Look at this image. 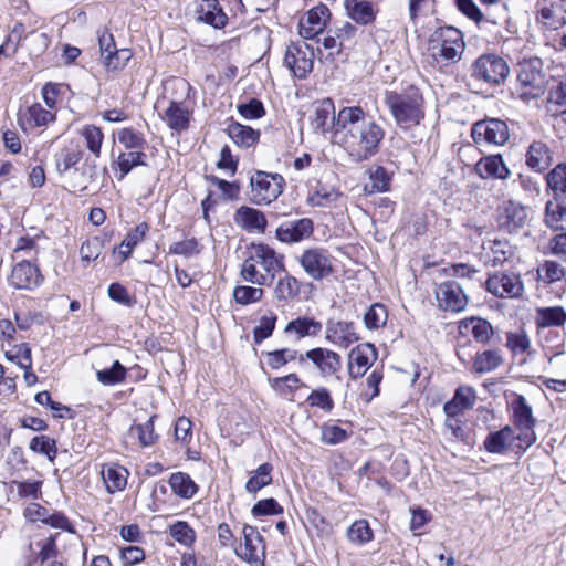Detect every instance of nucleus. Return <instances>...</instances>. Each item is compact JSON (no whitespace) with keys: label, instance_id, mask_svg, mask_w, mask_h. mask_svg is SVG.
Wrapping results in <instances>:
<instances>
[{"label":"nucleus","instance_id":"obj_1","mask_svg":"<svg viewBox=\"0 0 566 566\" xmlns=\"http://www.w3.org/2000/svg\"><path fill=\"white\" fill-rule=\"evenodd\" d=\"M333 129L355 161L370 159L379 151L385 129L361 106H345L333 118Z\"/></svg>","mask_w":566,"mask_h":566},{"label":"nucleus","instance_id":"obj_2","mask_svg":"<svg viewBox=\"0 0 566 566\" xmlns=\"http://www.w3.org/2000/svg\"><path fill=\"white\" fill-rule=\"evenodd\" d=\"M385 104L396 124L403 129L419 125L424 118L423 97L419 88L413 85L408 86L401 93L387 91Z\"/></svg>","mask_w":566,"mask_h":566},{"label":"nucleus","instance_id":"obj_3","mask_svg":"<svg viewBox=\"0 0 566 566\" xmlns=\"http://www.w3.org/2000/svg\"><path fill=\"white\" fill-rule=\"evenodd\" d=\"M433 60L443 66L457 63L465 49L463 33L451 25L437 28L429 36Z\"/></svg>","mask_w":566,"mask_h":566},{"label":"nucleus","instance_id":"obj_4","mask_svg":"<svg viewBox=\"0 0 566 566\" xmlns=\"http://www.w3.org/2000/svg\"><path fill=\"white\" fill-rule=\"evenodd\" d=\"M549 75L539 57L524 60L518 64L517 91L522 99L541 97L548 85Z\"/></svg>","mask_w":566,"mask_h":566},{"label":"nucleus","instance_id":"obj_5","mask_svg":"<svg viewBox=\"0 0 566 566\" xmlns=\"http://www.w3.org/2000/svg\"><path fill=\"white\" fill-rule=\"evenodd\" d=\"M470 74L476 81L490 85H500L507 78L510 67L503 57L489 53L482 54L473 61Z\"/></svg>","mask_w":566,"mask_h":566},{"label":"nucleus","instance_id":"obj_6","mask_svg":"<svg viewBox=\"0 0 566 566\" xmlns=\"http://www.w3.org/2000/svg\"><path fill=\"white\" fill-rule=\"evenodd\" d=\"M510 410L512 411L514 427L521 431L517 439L525 444L526 449L536 441L534 432L536 419L533 415V408L523 395L514 392L512 394Z\"/></svg>","mask_w":566,"mask_h":566},{"label":"nucleus","instance_id":"obj_7","mask_svg":"<svg viewBox=\"0 0 566 566\" xmlns=\"http://www.w3.org/2000/svg\"><path fill=\"white\" fill-rule=\"evenodd\" d=\"M285 181L279 174L256 171L250 178V200L254 205H269L282 192Z\"/></svg>","mask_w":566,"mask_h":566},{"label":"nucleus","instance_id":"obj_8","mask_svg":"<svg viewBox=\"0 0 566 566\" xmlns=\"http://www.w3.org/2000/svg\"><path fill=\"white\" fill-rule=\"evenodd\" d=\"M507 122L495 117H485L471 127V137L476 145L504 146L510 139Z\"/></svg>","mask_w":566,"mask_h":566},{"label":"nucleus","instance_id":"obj_9","mask_svg":"<svg viewBox=\"0 0 566 566\" xmlns=\"http://www.w3.org/2000/svg\"><path fill=\"white\" fill-rule=\"evenodd\" d=\"M298 263L314 281H322L334 273L333 256L322 247L305 249L298 256Z\"/></svg>","mask_w":566,"mask_h":566},{"label":"nucleus","instance_id":"obj_10","mask_svg":"<svg viewBox=\"0 0 566 566\" xmlns=\"http://www.w3.org/2000/svg\"><path fill=\"white\" fill-rule=\"evenodd\" d=\"M298 364L302 367L312 364L323 378H327L335 376L342 369V357L332 349L316 347L301 354Z\"/></svg>","mask_w":566,"mask_h":566},{"label":"nucleus","instance_id":"obj_11","mask_svg":"<svg viewBox=\"0 0 566 566\" xmlns=\"http://www.w3.org/2000/svg\"><path fill=\"white\" fill-rule=\"evenodd\" d=\"M488 292L501 298H516L523 294L521 276L514 272L495 271L485 281Z\"/></svg>","mask_w":566,"mask_h":566},{"label":"nucleus","instance_id":"obj_12","mask_svg":"<svg viewBox=\"0 0 566 566\" xmlns=\"http://www.w3.org/2000/svg\"><path fill=\"white\" fill-rule=\"evenodd\" d=\"M284 63L295 77L305 78L313 70V49L305 43H292L285 52Z\"/></svg>","mask_w":566,"mask_h":566},{"label":"nucleus","instance_id":"obj_13","mask_svg":"<svg viewBox=\"0 0 566 566\" xmlns=\"http://www.w3.org/2000/svg\"><path fill=\"white\" fill-rule=\"evenodd\" d=\"M314 233V222L311 218L287 219L275 230V238L286 244L300 243L310 239Z\"/></svg>","mask_w":566,"mask_h":566},{"label":"nucleus","instance_id":"obj_14","mask_svg":"<svg viewBox=\"0 0 566 566\" xmlns=\"http://www.w3.org/2000/svg\"><path fill=\"white\" fill-rule=\"evenodd\" d=\"M499 227L507 233H516L528 222V213L525 206L515 201H504L497 209Z\"/></svg>","mask_w":566,"mask_h":566},{"label":"nucleus","instance_id":"obj_15","mask_svg":"<svg viewBox=\"0 0 566 566\" xmlns=\"http://www.w3.org/2000/svg\"><path fill=\"white\" fill-rule=\"evenodd\" d=\"M438 305L443 311L461 312L468 304V297L457 281H446L436 290Z\"/></svg>","mask_w":566,"mask_h":566},{"label":"nucleus","instance_id":"obj_16","mask_svg":"<svg viewBox=\"0 0 566 566\" xmlns=\"http://www.w3.org/2000/svg\"><path fill=\"white\" fill-rule=\"evenodd\" d=\"M40 270L29 261L17 263L10 274L9 283L17 290H32L40 285Z\"/></svg>","mask_w":566,"mask_h":566},{"label":"nucleus","instance_id":"obj_17","mask_svg":"<svg viewBox=\"0 0 566 566\" xmlns=\"http://www.w3.org/2000/svg\"><path fill=\"white\" fill-rule=\"evenodd\" d=\"M251 261L261 268L271 281L277 271L284 270L283 256H277L274 249L266 244L252 245Z\"/></svg>","mask_w":566,"mask_h":566},{"label":"nucleus","instance_id":"obj_18","mask_svg":"<svg viewBox=\"0 0 566 566\" xmlns=\"http://www.w3.org/2000/svg\"><path fill=\"white\" fill-rule=\"evenodd\" d=\"M474 170L482 179L493 178L505 180L511 176V170L505 165L502 155H489L479 159Z\"/></svg>","mask_w":566,"mask_h":566},{"label":"nucleus","instance_id":"obj_19","mask_svg":"<svg viewBox=\"0 0 566 566\" xmlns=\"http://www.w3.org/2000/svg\"><path fill=\"white\" fill-rule=\"evenodd\" d=\"M331 12L325 4L314 7L307 12L305 21L300 22V35L304 39H314L325 29Z\"/></svg>","mask_w":566,"mask_h":566},{"label":"nucleus","instance_id":"obj_20","mask_svg":"<svg viewBox=\"0 0 566 566\" xmlns=\"http://www.w3.org/2000/svg\"><path fill=\"white\" fill-rule=\"evenodd\" d=\"M553 163V154L543 140H533L525 154L526 166L535 172H544Z\"/></svg>","mask_w":566,"mask_h":566},{"label":"nucleus","instance_id":"obj_21","mask_svg":"<svg viewBox=\"0 0 566 566\" xmlns=\"http://www.w3.org/2000/svg\"><path fill=\"white\" fill-rule=\"evenodd\" d=\"M514 254L507 240H489L482 244V258L486 265L497 266L509 261Z\"/></svg>","mask_w":566,"mask_h":566},{"label":"nucleus","instance_id":"obj_22","mask_svg":"<svg viewBox=\"0 0 566 566\" xmlns=\"http://www.w3.org/2000/svg\"><path fill=\"white\" fill-rule=\"evenodd\" d=\"M326 338L339 346L348 347L360 337L355 331L354 323L331 319L326 324Z\"/></svg>","mask_w":566,"mask_h":566},{"label":"nucleus","instance_id":"obj_23","mask_svg":"<svg viewBox=\"0 0 566 566\" xmlns=\"http://www.w3.org/2000/svg\"><path fill=\"white\" fill-rule=\"evenodd\" d=\"M376 350L373 344L358 345L353 348L348 356V374L353 379L361 377L370 366V356Z\"/></svg>","mask_w":566,"mask_h":566},{"label":"nucleus","instance_id":"obj_24","mask_svg":"<svg viewBox=\"0 0 566 566\" xmlns=\"http://www.w3.org/2000/svg\"><path fill=\"white\" fill-rule=\"evenodd\" d=\"M191 112L181 102L170 101L164 113V120L175 132H185L189 128Z\"/></svg>","mask_w":566,"mask_h":566},{"label":"nucleus","instance_id":"obj_25","mask_svg":"<svg viewBox=\"0 0 566 566\" xmlns=\"http://www.w3.org/2000/svg\"><path fill=\"white\" fill-rule=\"evenodd\" d=\"M226 130L231 140L242 149L254 147L259 143L261 136L260 130L253 129L252 127L242 125L238 122L229 124Z\"/></svg>","mask_w":566,"mask_h":566},{"label":"nucleus","instance_id":"obj_26","mask_svg":"<svg viewBox=\"0 0 566 566\" xmlns=\"http://www.w3.org/2000/svg\"><path fill=\"white\" fill-rule=\"evenodd\" d=\"M475 399V392L471 387L461 386L455 390L453 398L444 403L443 410L448 417L454 418L472 408Z\"/></svg>","mask_w":566,"mask_h":566},{"label":"nucleus","instance_id":"obj_27","mask_svg":"<svg viewBox=\"0 0 566 566\" xmlns=\"http://www.w3.org/2000/svg\"><path fill=\"white\" fill-rule=\"evenodd\" d=\"M147 155L143 150L120 151L117 159L112 163V168L119 172L118 180H123L137 166H147Z\"/></svg>","mask_w":566,"mask_h":566},{"label":"nucleus","instance_id":"obj_28","mask_svg":"<svg viewBox=\"0 0 566 566\" xmlns=\"http://www.w3.org/2000/svg\"><path fill=\"white\" fill-rule=\"evenodd\" d=\"M234 220L238 224L248 231L258 230L262 233L265 231L268 224L263 212L247 206H242L237 209L234 213Z\"/></svg>","mask_w":566,"mask_h":566},{"label":"nucleus","instance_id":"obj_29","mask_svg":"<svg viewBox=\"0 0 566 566\" xmlns=\"http://www.w3.org/2000/svg\"><path fill=\"white\" fill-rule=\"evenodd\" d=\"M344 6L348 17L358 24L367 25L376 19V10L370 1L345 0Z\"/></svg>","mask_w":566,"mask_h":566},{"label":"nucleus","instance_id":"obj_30","mask_svg":"<svg viewBox=\"0 0 566 566\" xmlns=\"http://www.w3.org/2000/svg\"><path fill=\"white\" fill-rule=\"evenodd\" d=\"M83 156L84 150L80 145H70L63 147L54 155L56 171L60 175H63L71 168H75L76 165L83 159Z\"/></svg>","mask_w":566,"mask_h":566},{"label":"nucleus","instance_id":"obj_31","mask_svg":"<svg viewBox=\"0 0 566 566\" xmlns=\"http://www.w3.org/2000/svg\"><path fill=\"white\" fill-rule=\"evenodd\" d=\"M199 20L216 29H222L228 23V17L218 0L202 1L199 9Z\"/></svg>","mask_w":566,"mask_h":566},{"label":"nucleus","instance_id":"obj_32","mask_svg":"<svg viewBox=\"0 0 566 566\" xmlns=\"http://www.w3.org/2000/svg\"><path fill=\"white\" fill-rule=\"evenodd\" d=\"M459 331L462 335L471 333L476 342L483 344L488 343L493 335L492 325L480 317H470L462 321Z\"/></svg>","mask_w":566,"mask_h":566},{"label":"nucleus","instance_id":"obj_33","mask_svg":"<svg viewBox=\"0 0 566 566\" xmlns=\"http://www.w3.org/2000/svg\"><path fill=\"white\" fill-rule=\"evenodd\" d=\"M333 118H337L334 102L331 98H324L315 106L312 125L315 130L325 133L333 128Z\"/></svg>","mask_w":566,"mask_h":566},{"label":"nucleus","instance_id":"obj_34","mask_svg":"<svg viewBox=\"0 0 566 566\" xmlns=\"http://www.w3.org/2000/svg\"><path fill=\"white\" fill-rule=\"evenodd\" d=\"M101 474L109 493L122 491L127 484L128 471L122 465H103Z\"/></svg>","mask_w":566,"mask_h":566},{"label":"nucleus","instance_id":"obj_35","mask_svg":"<svg viewBox=\"0 0 566 566\" xmlns=\"http://www.w3.org/2000/svg\"><path fill=\"white\" fill-rule=\"evenodd\" d=\"M284 272L283 276H280L273 293L274 297L279 302H289L291 300H294L298 296L301 291V283L300 281L291 275L285 269L282 270Z\"/></svg>","mask_w":566,"mask_h":566},{"label":"nucleus","instance_id":"obj_36","mask_svg":"<svg viewBox=\"0 0 566 566\" xmlns=\"http://www.w3.org/2000/svg\"><path fill=\"white\" fill-rule=\"evenodd\" d=\"M545 222L551 229L566 230V198L549 200L545 207Z\"/></svg>","mask_w":566,"mask_h":566},{"label":"nucleus","instance_id":"obj_37","mask_svg":"<svg viewBox=\"0 0 566 566\" xmlns=\"http://www.w3.org/2000/svg\"><path fill=\"white\" fill-rule=\"evenodd\" d=\"M566 323V311L563 306L536 308L535 324L538 328L559 327Z\"/></svg>","mask_w":566,"mask_h":566},{"label":"nucleus","instance_id":"obj_38","mask_svg":"<svg viewBox=\"0 0 566 566\" xmlns=\"http://www.w3.org/2000/svg\"><path fill=\"white\" fill-rule=\"evenodd\" d=\"M323 328V325L319 321H316L313 317H297L292 319L285 326L284 332L287 334H296L297 338H304L307 336H317Z\"/></svg>","mask_w":566,"mask_h":566},{"label":"nucleus","instance_id":"obj_39","mask_svg":"<svg viewBox=\"0 0 566 566\" xmlns=\"http://www.w3.org/2000/svg\"><path fill=\"white\" fill-rule=\"evenodd\" d=\"M172 492L181 499H191L199 488L188 473L175 472L169 478Z\"/></svg>","mask_w":566,"mask_h":566},{"label":"nucleus","instance_id":"obj_40","mask_svg":"<svg viewBox=\"0 0 566 566\" xmlns=\"http://www.w3.org/2000/svg\"><path fill=\"white\" fill-rule=\"evenodd\" d=\"M514 438V431L510 426L490 432L484 440V448L490 453H503L509 446V442Z\"/></svg>","mask_w":566,"mask_h":566},{"label":"nucleus","instance_id":"obj_41","mask_svg":"<svg viewBox=\"0 0 566 566\" xmlns=\"http://www.w3.org/2000/svg\"><path fill=\"white\" fill-rule=\"evenodd\" d=\"M157 416L153 415L144 423L133 424L129 428V436L136 437L142 447H150L158 440V434L155 432V420Z\"/></svg>","mask_w":566,"mask_h":566},{"label":"nucleus","instance_id":"obj_42","mask_svg":"<svg viewBox=\"0 0 566 566\" xmlns=\"http://www.w3.org/2000/svg\"><path fill=\"white\" fill-rule=\"evenodd\" d=\"M503 364V357L499 349H488L478 354L473 361V369L479 374L495 370Z\"/></svg>","mask_w":566,"mask_h":566},{"label":"nucleus","instance_id":"obj_43","mask_svg":"<svg viewBox=\"0 0 566 566\" xmlns=\"http://www.w3.org/2000/svg\"><path fill=\"white\" fill-rule=\"evenodd\" d=\"M391 176L382 166H377L369 171V182L365 185L368 193L386 192L390 188Z\"/></svg>","mask_w":566,"mask_h":566},{"label":"nucleus","instance_id":"obj_44","mask_svg":"<svg viewBox=\"0 0 566 566\" xmlns=\"http://www.w3.org/2000/svg\"><path fill=\"white\" fill-rule=\"evenodd\" d=\"M127 377V368L114 360L109 368L97 370L96 378L104 386H114L125 381Z\"/></svg>","mask_w":566,"mask_h":566},{"label":"nucleus","instance_id":"obj_45","mask_svg":"<svg viewBox=\"0 0 566 566\" xmlns=\"http://www.w3.org/2000/svg\"><path fill=\"white\" fill-rule=\"evenodd\" d=\"M272 471L273 465L271 463L265 462L261 464L247 481L245 490L249 493L255 494L262 488L270 485L272 483Z\"/></svg>","mask_w":566,"mask_h":566},{"label":"nucleus","instance_id":"obj_46","mask_svg":"<svg viewBox=\"0 0 566 566\" xmlns=\"http://www.w3.org/2000/svg\"><path fill=\"white\" fill-rule=\"evenodd\" d=\"M117 138L119 144L124 146L126 150H143L147 147V142L142 132L136 130L133 127H125L118 130Z\"/></svg>","mask_w":566,"mask_h":566},{"label":"nucleus","instance_id":"obj_47","mask_svg":"<svg viewBox=\"0 0 566 566\" xmlns=\"http://www.w3.org/2000/svg\"><path fill=\"white\" fill-rule=\"evenodd\" d=\"M81 136L84 138L85 146L88 151L95 158H99L102 145L104 142L103 130L95 125H85L81 129Z\"/></svg>","mask_w":566,"mask_h":566},{"label":"nucleus","instance_id":"obj_48","mask_svg":"<svg viewBox=\"0 0 566 566\" xmlns=\"http://www.w3.org/2000/svg\"><path fill=\"white\" fill-rule=\"evenodd\" d=\"M244 537V552L242 554L237 553L241 558L248 562H256L258 553L254 541L262 543L263 537L259 534L256 527L245 524L243 530Z\"/></svg>","mask_w":566,"mask_h":566},{"label":"nucleus","instance_id":"obj_49","mask_svg":"<svg viewBox=\"0 0 566 566\" xmlns=\"http://www.w3.org/2000/svg\"><path fill=\"white\" fill-rule=\"evenodd\" d=\"M388 311L381 303H374L364 314V324L367 329H378L386 325Z\"/></svg>","mask_w":566,"mask_h":566},{"label":"nucleus","instance_id":"obj_50","mask_svg":"<svg viewBox=\"0 0 566 566\" xmlns=\"http://www.w3.org/2000/svg\"><path fill=\"white\" fill-rule=\"evenodd\" d=\"M339 197L340 193L334 188L327 189L324 186H318L308 195L307 203L312 207H327L336 202Z\"/></svg>","mask_w":566,"mask_h":566},{"label":"nucleus","instance_id":"obj_51","mask_svg":"<svg viewBox=\"0 0 566 566\" xmlns=\"http://www.w3.org/2000/svg\"><path fill=\"white\" fill-rule=\"evenodd\" d=\"M104 243L105 240L97 235L83 242L80 249L82 263L88 265L91 261H95L101 255Z\"/></svg>","mask_w":566,"mask_h":566},{"label":"nucleus","instance_id":"obj_52","mask_svg":"<svg viewBox=\"0 0 566 566\" xmlns=\"http://www.w3.org/2000/svg\"><path fill=\"white\" fill-rule=\"evenodd\" d=\"M31 451L44 454L53 462L57 455L56 441L48 436H36L29 444Z\"/></svg>","mask_w":566,"mask_h":566},{"label":"nucleus","instance_id":"obj_53","mask_svg":"<svg viewBox=\"0 0 566 566\" xmlns=\"http://www.w3.org/2000/svg\"><path fill=\"white\" fill-rule=\"evenodd\" d=\"M241 275L244 281L259 286L269 285L272 281L269 275H265L259 270V266L251 261V255L244 260L241 268Z\"/></svg>","mask_w":566,"mask_h":566},{"label":"nucleus","instance_id":"obj_54","mask_svg":"<svg viewBox=\"0 0 566 566\" xmlns=\"http://www.w3.org/2000/svg\"><path fill=\"white\" fill-rule=\"evenodd\" d=\"M170 536L181 545L191 546L196 541V532L185 521H178L169 527Z\"/></svg>","mask_w":566,"mask_h":566},{"label":"nucleus","instance_id":"obj_55","mask_svg":"<svg viewBox=\"0 0 566 566\" xmlns=\"http://www.w3.org/2000/svg\"><path fill=\"white\" fill-rule=\"evenodd\" d=\"M347 537L352 543L363 545L373 539V531L367 521L358 520L347 530Z\"/></svg>","mask_w":566,"mask_h":566},{"label":"nucleus","instance_id":"obj_56","mask_svg":"<svg viewBox=\"0 0 566 566\" xmlns=\"http://www.w3.org/2000/svg\"><path fill=\"white\" fill-rule=\"evenodd\" d=\"M506 347L514 356L531 354V340L524 331L506 334Z\"/></svg>","mask_w":566,"mask_h":566},{"label":"nucleus","instance_id":"obj_57","mask_svg":"<svg viewBox=\"0 0 566 566\" xmlns=\"http://www.w3.org/2000/svg\"><path fill=\"white\" fill-rule=\"evenodd\" d=\"M6 358L10 361L17 363L20 368L32 367L31 348L25 343L15 345L13 348L7 350Z\"/></svg>","mask_w":566,"mask_h":566},{"label":"nucleus","instance_id":"obj_58","mask_svg":"<svg viewBox=\"0 0 566 566\" xmlns=\"http://www.w3.org/2000/svg\"><path fill=\"white\" fill-rule=\"evenodd\" d=\"M306 402L311 407H317L325 412H331L334 408V400L331 396V392L325 387H319L307 396Z\"/></svg>","mask_w":566,"mask_h":566},{"label":"nucleus","instance_id":"obj_59","mask_svg":"<svg viewBox=\"0 0 566 566\" xmlns=\"http://www.w3.org/2000/svg\"><path fill=\"white\" fill-rule=\"evenodd\" d=\"M277 316L274 313L264 315L260 318L259 325L253 329V340L260 345L264 339L272 336L275 328Z\"/></svg>","mask_w":566,"mask_h":566},{"label":"nucleus","instance_id":"obj_60","mask_svg":"<svg viewBox=\"0 0 566 566\" xmlns=\"http://www.w3.org/2000/svg\"><path fill=\"white\" fill-rule=\"evenodd\" d=\"M264 291L261 287L238 285L233 290V297L241 305H249L261 301Z\"/></svg>","mask_w":566,"mask_h":566},{"label":"nucleus","instance_id":"obj_61","mask_svg":"<svg viewBox=\"0 0 566 566\" xmlns=\"http://www.w3.org/2000/svg\"><path fill=\"white\" fill-rule=\"evenodd\" d=\"M542 17L544 19H552L551 27L557 28L558 24L566 23V0H558L551 4L548 8L542 9Z\"/></svg>","mask_w":566,"mask_h":566},{"label":"nucleus","instance_id":"obj_62","mask_svg":"<svg viewBox=\"0 0 566 566\" xmlns=\"http://www.w3.org/2000/svg\"><path fill=\"white\" fill-rule=\"evenodd\" d=\"M546 182L555 193H566V164H558L546 175Z\"/></svg>","mask_w":566,"mask_h":566},{"label":"nucleus","instance_id":"obj_63","mask_svg":"<svg viewBox=\"0 0 566 566\" xmlns=\"http://www.w3.org/2000/svg\"><path fill=\"white\" fill-rule=\"evenodd\" d=\"M348 439V433L345 429L337 424L324 423L321 430V441L326 444H338Z\"/></svg>","mask_w":566,"mask_h":566},{"label":"nucleus","instance_id":"obj_64","mask_svg":"<svg viewBox=\"0 0 566 566\" xmlns=\"http://www.w3.org/2000/svg\"><path fill=\"white\" fill-rule=\"evenodd\" d=\"M269 382L274 390L281 394H287L292 392L298 386L301 379L296 374L292 373L283 377L270 378Z\"/></svg>","mask_w":566,"mask_h":566}]
</instances>
